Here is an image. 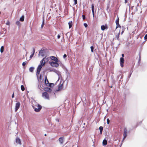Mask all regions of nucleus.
I'll list each match as a JSON object with an SVG mask.
<instances>
[{"label":"nucleus","mask_w":147,"mask_h":147,"mask_svg":"<svg viewBox=\"0 0 147 147\" xmlns=\"http://www.w3.org/2000/svg\"><path fill=\"white\" fill-rule=\"evenodd\" d=\"M48 61L47 58H43L42 60L40 61V64L39 65L37 68V72L36 74L37 76L40 74L41 69L43 66H44L45 64V61Z\"/></svg>","instance_id":"1"},{"label":"nucleus","mask_w":147,"mask_h":147,"mask_svg":"<svg viewBox=\"0 0 147 147\" xmlns=\"http://www.w3.org/2000/svg\"><path fill=\"white\" fill-rule=\"evenodd\" d=\"M32 107L34 109V111L36 112L40 111L42 108L41 105L35 101L34 102V103H33Z\"/></svg>","instance_id":"2"},{"label":"nucleus","mask_w":147,"mask_h":147,"mask_svg":"<svg viewBox=\"0 0 147 147\" xmlns=\"http://www.w3.org/2000/svg\"><path fill=\"white\" fill-rule=\"evenodd\" d=\"M57 62L55 61H50L49 62V64L52 66L54 67H57L59 66V65Z\"/></svg>","instance_id":"3"},{"label":"nucleus","mask_w":147,"mask_h":147,"mask_svg":"<svg viewBox=\"0 0 147 147\" xmlns=\"http://www.w3.org/2000/svg\"><path fill=\"white\" fill-rule=\"evenodd\" d=\"M42 97L46 99L49 100V95L47 92H44L42 93Z\"/></svg>","instance_id":"4"},{"label":"nucleus","mask_w":147,"mask_h":147,"mask_svg":"<svg viewBox=\"0 0 147 147\" xmlns=\"http://www.w3.org/2000/svg\"><path fill=\"white\" fill-rule=\"evenodd\" d=\"M20 105V103L19 102H17L16 104L15 107V111L16 112L19 109Z\"/></svg>","instance_id":"5"},{"label":"nucleus","mask_w":147,"mask_h":147,"mask_svg":"<svg viewBox=\"0 0 147 147\" xmlns=\"http://www.w3.org/2000/svg\"><path fill=\"white\" fill-rule=\"evenodd\" d=\"M45 54V51L43 50H41L39 52V55H40L42 57L44 56Z\"/></svg>","instance_id":"6"},{"label":"nucleus","mask_w":147,"mask_h":147,"mask_svg":"<svg viewBox=\"0 0 147 147\" xmlns=\"http://www.w3.org/2000/svg\"><path fill=\"white\" fill-rule=\"evenodd\" d=\"M64 140V138L63 137H61L59 138V141L61 144H63Z\"/></svg>","instance_id":"7"},{"label":"nucleus","mask_w":147,"mask_h":147,"mask_svg":"<svg viewBox=\"0 0 147 147\" xmlns=\"http://www.w3.org/2000/svg\"><path fill=\"white\" fill-rule=\"evenodd\" d=\"M127 131L126 129L125 128L124 129V132L123 133V140L125 139L127 136Z\"/></svg>","instance_id":"8"},{"label":"nucleus","mask_w":147,"mask_h":147,"mask_svg":"<svg viewBox=\"0 0 147 147\" xmlns=\"http://www.w3.org/2000/svg\"><path fill=\"white\" fill-rule=\"evenodd\" d=\"M50 58L51 59L54 61L55 62H58L59 61V60L58 59L55 57L53 56H51L50 57Z\"/></svg>","instance_id":"9"},{"label":"nucleus","mask_w":147,"mask_h":147,"mask_svg":"<svg viewBox=\"0 0 147 147\" xmlns=\"http://www.w3.org/2000/svg\"><path fill=\"white\" fill-rule=\"evenodd\" d=\"M16 142L18 143V144H19L20 145L21 144V143L20 139L19 138H18L16 139Z\"/></svg>","instance_id":"10"},{"label":"nucleus","mask_w":147,"mask_h":147,"mask_svg":"<svg viewBox=\"0 0 147 147\" xmlns=\"http://www.w3.org/2000/svg\"><path fill=\"white\" fill-rule=\"evenodd\" d=\"M44 90L48 92H51L52 91V90L50 88L48 87L45 88Z\"/></svg>","instance_id":"11"},{"label":"nucleus","mask_w":147,"mask_h":147,"mask_svg":"<svg viewBox=\"0 0 147 147\" xmlns=\"http://www.w3.org/2000/svg\"><path fill=\"white\" fill-rule=\"evenodd\" d=\"M45 82L46 85L47 86H48L49 84V82L48 80L47 79V77H45Z\"/></svg>","instance_id":"12"},{"label":"nucleus","mask_w":147,"mask_h":147,"mask_svg":"<svg viewBox=\"0 0 147 147\" xmlns=\"http://www.w3.org/2000/svg\"><path fill=\"white\" fill-rule=\"evenodd\" d=\"M58 75L59 77V78L60 79V78L61 77V73L58 71H56L55 72Z\"/></svg>","instance_id":"13"},{"label":"nucleus","mask_w":147,"mask_h":147,"mask_svg":"<svg viewBox=\"0 0 147 147\" xmlns=\"http://www.w3.org/2000/svg\"><path fill=\"white\" fill-rule=\"evenodd\" d=\"M63 88V84L60 85L58 86V91L61 90Z\"/></svg>","instance_id":"14"},{"label":"nucleus","mask_w":147,"mask_h":147,"mask_svg":"<svg viewBox=\"0 0 147 147\" xmlns=\"http://www.w3.org/2000/svg\"><path fill=\"white\" fill-rule=\"evenodd\" d=\"M68 25H69V28H70L72 26V21H69L68 23Z\"/></svg>","instance_id":"15"},{"label":"nucleus","mask_w":147,"mask_h":147,"mask_svg":"<svg viewBox=\"0 0 147 147\" xmlns=\"http://www.w3.org/2000/svg\"><path fill=\"white\" fill-rule=\"evenodd\" d=\"M124 62V60L123 57H121L120 59V63H123Z\"/></svg>","instance_id":"16"},{"label":"nucleus","mask_w":147,"mask_h":147,"mask_svg":"<svg viewBox=\"0 0 147 147\" xmlns=\"http://www.w3.org/2000/svg\"><path fill=\"white\" fill-rule=\"evenodd\" d=\"M107 140L105 139H104L102 142V144L103 146H105L107 144Z\"/></svg>","instance_id":"17"},{"label":"nucleus","mask_w":147,"mask_h":147,"mask_svg":"<svg viewBox=\"0 0 147 147\" xmlns=\"http://www.w3.org/2000/svg\"><path fill=\"white\" fill-rule=\"evenodd\" d=\"M101 29L102 30H104L106 28V26L104 25H102L101 27Z\"/></svg>","instance_id":"18"},{"label":"nucleus","mask_w":147,"mask_h":147,"mask_svg":"<svg viewBox=\"0 0 147 147\" xmlns=\"http://www.w3.org/2000/svg\"><path fill=\"white\" fill-rule=\"evenodd\" d=\"M24 16H22L20 18V21L21 22H23L24 21Z\"/></svg>","instance_id":"19"},{"label":"nucleus","mask_w":147,"mask_h":147,"mask_svg":"<svg viewBox=\"0 0 147 147\" xmlns=\"http://www.w3.org/2000/svg\"><path fill=\"white\" fill-rule=\"evenodd\" d=\"M119 34H120V32H119L118 34H116L115 35L117 39L118 40H119Z\"/></svg>","instance_id":"20"},{"label":"nucleus","mask_w":147,"mask_h":147,"mask_svg":"<svg viewBox=\"0 0 147 147\" xmlns=\"http://www.w3.org/2000/svg\"><path fill=\"white\" fill-rule=\"evenodd\" d=\"M4 51V47L3 46H2L1 47V49H0V52L1 53H2Z\"/></svg>","instance_id":"21"},{"label":"nucleus","mask_w":147,"mask_h":147,"mask_svg":"<svg viewBox=\"0 0 147 147\" xmlns=\"http://www.w3.org/2000/svg\"><path fill=\"white\" fill-rule=\"evenodd\" d=\"M16 24L18 25L19 27H20V23L19 21H17L16 22Z\"/></svg>","instance_id":"22"},{"label":"nucleus","mask_w":147,"mask_h":147,"mask_svg":"<svg viewBox=\"0 0 147 147\" xmlns=\"http://www.w3.org/2000/svg\"><path fill=\"white\" fill-rule=\"evenodd\" d=\"M34 69V67H31L29 68V71L31 72H32L33 71Z\"/></svg>","instance_id":"23"},{"label":"nucleus","mask_w":147,"mask_h":147,"mask_svg":"<svg viewBox=\"0 0 147 147\" xmlns=\"http://www.w3.org/2000/svg\"><path fill=\"white\" fill-rule=\"evenodd\" d=\"M21 88L22 91H24L25 90V88L23 85L21 86Z\"/></svg>","instance_id":"24"},{"label":"nucleus","mask_w":147,"mask_h":147,"mask_svg":"<svg viewBox=\"0 0 147 147\" xmlns=\"http://www.w3.org/2000/svg\"><path fill=\"white\" fill-rule=\"evenodd\" d=\"M103 128L102 127L100 126L99 127V130H100V131L101 134L102 133V130H103Z\"/></svg>","instance_id":"25"},{"label":"nucleus","mask_w":147,"mask_h":147,"mask_svg":"<svg viewBox=\"0 0 147 147\" xmlns=\"http://www.w3.org/2000/svg\"><path fill=\"white\" fill-rule=\"evenodd\" d=\"M44 20L43 19V21H42V24L41 25V28H42L43 27V26H44Z\"/></svg>","instance_id":"26"},{"label":"nucleus","mask_w":147,"mask_h":147,"mask_svg":"<svg viewBox=\"0 0 147 147\" xmlns=\"http://www.w3.org/2000/svg\"><path fill=\"white\" fill-rule=\"evenodd\" d=\"M117 25V26L116 27V28H117L118 27H121V26L119 24V23H118V24H116Z\"/></svg>","instance_id":"27"},{"label":"nucleus","mask_w":147,"mask_h":147,"mask_svg":"<svg viewBox=\"0 0 147 147\" xmlns=\"http://www.w3.org/2000/svg\"><path fill=\"white\" fill-rule=\"evenodd\" d=\"M119 18H118L117 19L116 21V22H115L116 23L118 24V23H119Z\"/></svg>","instance_id":"28"},{"label":"nucleus","mask_w":147,"mask_h":147,"mask_svg":"<svg viewBox=\"0 0 147 147\" xmlns=\"http://www.w3.org/2000/svg\"><path fill=\"white\" fill-rule=\"evenodd\" d=\"M90 48L91 49V51L92 52H93L94 50V47H93V46H91L90 47Z\"/></svg>","instance_id":"29"},{"label":"nucleus","mask_w":147,"mask_h":147,"mask_svg":"<svg viewBox=\"0 0 147 147\" xmlns=\"http://www.w3.org/2000/svg\"><path fill=\"white\" fill-rule=\"evenodd\" d=\"M34 55V53H32L31 55H30V59H31L33 57Z\"/></svg>","instance_id":"30"},{"label":"nucleus","mask_w":147,"mask_h":147,"mask_svg":"<svg viewBox=\"0 0 147 147\" xmlns=\"http://www.w3.org/2000/svg\"><path fill=\"white\" fill-rule=\"evenodd\" d=\"M125 30V28H123V27H122V31L121 32V34H122L123 33V32H124Z\"/></svg>","instance_id":"31"},{"label":"nucleus","mask_w":147,"mask_h":147,"mask_svg":"<svg viewBox=\"0 0 147 147\" xmlns=\"http://www.w3.org/2000/svg\"><path fill=\"white\" fill-rule=\"evenodd\" d=\"M140 60H141L140 55V54H139V61H138L139 63L140 62Z\"/></svg>","instance_id":"32"},{"label":"nucleus","mask_w":147,"mask_h":147,"mask_svg":"<svg viewBox=\"0 0 147 147\" xmlns=\"http://www.w3.org/2000/svg\"><path fill=\"white\" fill-rule=\"evenodd\" d=\"M107 124H109V123L110 120L109 118L107 119Z\"/></svg>","instance_id":"33"},{"label":"nucleus","mask_w":147,"mask_h":147,"mask_svg":"<svg viewBox=\"0 0 147 147\" xmlns=\"http://www.w3.org/2000/svg\"><path fill=\"white\" fill-rule=\"evenodd\" d=\"M84 26L85 28H86L88 26V25L86 23H84Z\"/></svg>","instance_id":"34"},{"label":"nucleus","mask_w":147,"mask_h":147,"mask_svg":"<svg viewBox=\"0 0 147 147\" xmlns=\"http://www.w3.org/2000/svg\"><path fill=\"white\" fill-rule=\"evenodd\" d=\"M144 39L145 40L147 39V34H146L144 36Z\"/></svg>","instance_id":"35"},{"label":"nucleus","mask_w":147,"mask_h":147,"mask_svg":"<svg viewBox=\"0 0 147 147\" xmlns=\"http://www.w3.org/2000/svg\"><path fill=\"white\" fill-rule=\"evenodd\" d=\"M74 4L76 5L77 3V0H74Z\"/></svg>","instance_id":"36"},{"label":"nucleus","mask_w":147,"mask_h":147,"mask_svg":"<svg viewBox=\"0 0 147 147\" xmlns=\"http://www.w3.org/2000/svg\"><path fill=\"white\" fill-rule=\"evenodd\" d=\"M92 11L93 16V17L94 18V10H92Z\"/></svg>","instance_id":"37"},{"label":"nucleus","mask_w":147,"mask_h":147,"mask_svg":"<svg viewBox=\"0 0 147 147\" xmlns=\"http://www.w3.org/2000/svg\"><path fill=\"white\" fill-rule=\"evenodd\" d=\"M26 62H24L22 63V65L23 66H24L26 65Z\"/></svg>","instance_id":"38"},{"label":"nucleus","mask_w":147,"mask_h":147,"mask_svg":"<svg viewBox=\"0 0 147 147\" xmlns=\"http://www.w3.org/2000/svg\"><path fill=\"white\" fill-rule=\"evenodd\" d=\"M82 18L83 20H85V16L84 15H83L82 16Z\"/></svg>","instance_id":"39"},{"label":"nucleus","mask_w":147,"mask_h":147,"mask_svg":"<svg viewBox=\"0 0 147 147\" xmlns=\"http://www.w3.org/2000/svg\"><path fill=\"white\" fill-rule=\"evenodd\" d=\"M94 5L93 4H92V10H94Z\"/></svg>","instance_id":"40"},{"label":"nucleus","mask_w":147,"mask_h":147,"mask_svg":"<svg viewBox=\"0 0 147 147\" xmlns=\"http://www.w3.org/2000/svg\"><path fill=\"white\" fill-rule=\"evenodd\" d=\"M63 58L65 59V58H66L67 57V55L65 54L63 55Z\"/></svg>","instance_id":"41"},{"label":"nucleus","mask_w":147,"mask_h":147,"mask_svg":"<svg viewBox=\"0 0 147 147\" xmlns=\"http://www.w3.org/2000/svg\"><path fill=\"white\" fill-rule=\"evenodd\" d=\"M120 64L121 66V67H123V63H120Z\"/></svg>","instance_id":"42"},{"label":"nucleus","mask_w":147,"mask_h":147,"mask_svg":"<svg viewBox=\"0 0 147 147\" xmlns=\"http://www.w3.org/2000/svg\"><path fill=\"white\" fill-rule=\"evenodd\" d=\"M60 35H59L58 34V36H57V38H58V39L59 38H60Z\"/></svg>","instance_id":"43"},{"label":"nucleus","mask_w":147,"mask_h":147,"mask_svg":"<svg viewBox=\"0 0 147 147\" xmlns=\"http://www.w3.org/2000/svg\"><path fill=\"white\" fill-rule=\"evenodd\" d=\"M35 51V49L34 48H33V53H34Z\"/></svg>","instance_id":"44"},{"label":"nucleus","mask_w":147,"mask_h":147,"mask_svg":"<svg viewBox=\"0 0 147 147\" xmlns=\"http://www.w3.org/2000/svg\"><path fill=\"white\" fill-rule=\"evenodd\" d=\"M14 97V93H13V94H12V95L11 97H12V98H13Z\"/></svg>","instance_id":"45"},{"label":"nucleus","mask_w":147,"mask_h":147,"mask_svg":"<svg viewBox=\"0 0 147 147\" xmlns=\"http://www.w3.org/2000/svg\"><path fill=\"white\" fill-rule=\"evenodd\" d=\"M122 57H123H123H124V54H122Z\"/></svg>","instance_id":"46"},{"label":"nucleus","mask_w":147,"mask_h":147,"mask_svg":"<svg viewBox=\"0 0 147 147\" xmlns=\"http://www.w3.org/2000/svg\"><path fill=\"white\" fill-rule=\"evenodd\" d=\"M131 73L129 75V76L128 77L129 78H130L131 77Z\"/></svg>","instance_id":"47"},{"label":"nucleus","mask_w":147,"mask_h":147,"mask_svg":"<svg viewBox=\"0 0 147 147\" xmlns=\"http://www.w3.org/2000/svg\"><path fill=\"white\" fill-rule=\"evenodd\" d=\"M126 2H127V1H126V0H125V3H126Z\"/></svg>","instance_id":"48"},{"label":"nucleus","mask_w":147,"mask_h":147,"mask_svg":"<svg viewBox=\"0 0 147 147\" xmlns=\"http://www.w3.org/2000/svg\"><path fill=\"white\" fill-rule=\"evenodd\" d=\"M45 136H47L46 134H45Z\"/></svg>","instance_id":"49"},{"label":"nucleus","mask_w":147,"mask_h":147,"mask_svg":"<svg viewBox=\"0 0 147 147\" xmlns=\"http://www.w3.org/2000/svg\"><path fill=\"white\" fill-rule=\"evenodd\" d=\"M110 87H111V88H112V86H111Z\"/></svg>","instance_id":"50"},{"label":"nucleus","mask_w":147,"mask_h":147,"mask_svg":"<svg viewBox=\"0 0 147 147\" xmlns=\"http://www.w3.org/2000/svg\"><path fill=\"white\" fill-rule=\"evenodd\" d=\"M105 118H104V120H105Z\"/></svg>","instance_id":"51"}]
</instances>
